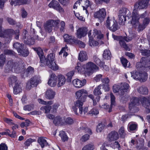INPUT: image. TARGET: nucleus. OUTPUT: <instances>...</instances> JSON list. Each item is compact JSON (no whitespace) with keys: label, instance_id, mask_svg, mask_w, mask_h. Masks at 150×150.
<instances>
[{"label":"nucleus","instance_id":"obj_1","mask_svg":"<svg viewBox=\"0 0 150 150\" xmlns=\"http://www.w3.org/2000/svg\"><path fill=\"white\" fill-rule=\"evenodd\" d=\"M146 16V12L139 15L135 10L132 13L131 23L132 26L137 29L139 32L144 30L150 22V18Z\"/></svg>","mask_w":150,"mask_h":150},{"label":"nucleus","instance_id":"obj_2","mask_svg":"<svg viewBox=\"0 0 150 150\" xmlns=\"http://www.w3.org/2000/svg\"><path fill=\"white\" fill-rule=\"evenodd\" d=\"M88 35L89 39V44L92 47L97 46L99 44L98 42L93 40V38H95L96 40H99L103 37V35L101 34V31L96 29L93 30L92 34L91 30H90L88 33Z\"/></svg>","mask_w":150,"mask_h":150},{"label":"nucleus","instance_id":"obj_3","mask_svg":"<svg viewBox=\"0 0 150 150\" xmlns=\"http://www.w3.org/2000/svg\"><path fill=\"white\" fill-rule=\"evenodd\" d=\"M55 54L50 53L48 55L45 60L46 65L49 68L54 71H57L59 69V67L55 62Z\"/></svg>","mask_w":150,"mask_h":150},{"label":"nucleus","instance_id":"obj_4","mask_svg":"<svg viewBox=\"0 0 150 150\" xmlns=\"http://www.w3.org/2000/svg\"><path fill=\"white\" fill-rule=\"evenodd\" d=\"M98 67L93 62H90L83 65V71L86 74H90L94 71L98 70Z\"/></svg>","mask_w":150,"mask_h":150},{"label":"nucleus","instance_id":"obj_5","mask_svg":"<svg viewBox=\"0 0 150 150\" xmlns=\"http://www.w3.org/2000/svg\"><path fill=\"white\" fill-rule=\"evenodd\" d=\"M107 28L112 32H115L118 29L117 23L114 18L108 17L106 22Z\"/></svg>","mask_w":150,"mask_h":150},{"label":"nucleus","instance_id":"obj_6","mask_svg":"<svg viewBox=\"0 0 150 150\" xmlns=\"http://www.w3.org/2000/svg\"><path fill=\"white\" fill-rule=\"evenodd\" d=\"M59 22L60 21L59 20L55 21L53 20H49L45 24L44 28L46 31L50 33L52 30V27L57 26Z\"/></svg>","mask_w":150,"mask_h":150},{"label":"nucleus","instance_id":"obj_7","mask_svg":"<svg viewBox=\"0 0 150 150\" xmlns=\"http://www.w3.org/2000/svg\"><path fill=\"white\" fill-rule=\"evenodd\" d=\"M8 64L10 65L11 70L14 71L16 73H18L23 66L21 61L15 62H8Z\"/></svg>","mask_w":150,"mask_h":150},{"label":"nucleus","instance_id":"obj_8","mask_svg":"<svg viewBox=\"0 0 150 150\" xmlns=\"http://www.w3.org/2000/svg\"><path fill=\"white\" fill-rule=\"evenodd\" d=\"M84 101V100H83L82 102L80 100H78L75 102L73 104L72 107V109L76 114H78L77 110L78 108L79 109L80 114H83L82 106L83 102Z\"/></svg>","mask_w":150,"mask_h":150},{"label":"nucleus","instance_id":"obj_9","mask_svg":"<svg viewBox=\"0 0 150 150\" xmlns=\"http://www.w3.org/2000/svg\"><path fill=\"white\" fill-rule=\"evenodd\" d=\"M106 14L105 9L102 8L94 13V17L95 18L98 19L100 22H102L104 20Z\"/></svg>","mask_w":150,"mask_h":150},{"label":"nucleus","instance_id":"obj_10","mask_svg":"<svg viewBox=\"0 0 150 150\" xmlns=\"http://www.w3.org/2000/svg\"><path fill=\"white\" fill-rule=\"evenodd\" d=\"M8 33L9 34L15 35V38L16 39H18L19 37V30H16L14 31L12 29H9L7 30H4L2 29L1 26H0V37H4L5 33Z\"/></svg>","mask_w":150,"mask_h":150},{"label":"nucleus","instance_id":"obj_11","mask_svg":"<svg viewBox=\"0 0 150 150\" xmlns=\"http://www.w3.org/2000/svg\"><path fill=\"white\" fill-rule=\"evenodd\" d=\"M21 38L24 40V42L29 45H33L34 43V39L31 36L29 35L27 31L24 30L21 35Z\"/></svg>","mask_w":150,"mask_h":150},{"label":"nucleus","instance_id":"obj_12","mask_svg":"<svg viewBox=\"0 0 150 150\" xmlns=\"http://www.w3.org/2000/svg\"><path fill=\"white\" fill-rule=\"evenodd\" d=\"M40 82V78L37 76H35L31 79L29 82H28L26 87L30 89L31 87H36Z\"/></svg>","mask_w":150,"mask_h":150},{"label":"nucleus","instance_id":"obj_13","mask_svg":"<svg viewBox=\"0 0 150 150\" xmlns=\"http://www.w3.org/2000/svg\"><path fill=\"white\" fill-rule=\"evenodd\" d=\"M140 100L142 106L147 108V112L150 113V96L148 97H141Z\"/></svg>","mask_w":150,"mask_h":150},{"label":"nucleus","instance_id":"obj_14","mask_svg":"<svg viewBox=\"0 0 150 150\" xmlns=\"http://www.w3.org/2000/svg\"><path fill=\"white\" fill-rule=\"evenodd\" d=\"M49 6L50 8H52L61 13L64 12V9L61 7L58 2L55 0L51 1L49 4Z\"/></svg>","mask_w":150,"mask_h":150},{"label":"nucleus","instance_id":"obj_15","mask_svg":"<svg viewBox=\"0 0 150 150\" xmlns=\"http://www.w3.org/2000/svg\"><path fill=\"white\" fill-rule=\"evenodd\" d=\"M88 30L85 27L79 28L76 31V35L77 37L81 38L85 36L88 33Z\"/></svg>","mask_w":150,"mask_h":150},{"label":"nucleus","instance_id":"obj_16","mask_svg":"<svg viewBox=\"0 0 150 150\" xmlns=\"http://www.w3.org/2000/svg\"><path fill=\"white\" fill-rule=\"evenodd\" d=\"M57 76L55 74H51L48 81V84L52 87H54L57 85Z\"/></svg>","mask_w":150,"mask_h":150},{"label":"nucleus","instance_id":"obj_17","mask_svg":"<svg viewBox=\"0 0 150 150\" xmlns=\"http://www.w3.org/2000/svg\"><path fill=\"white\" fill-rule=\"evenodd\" d=\"M148 3V0H140L138 3H136L134 5V8L133 11L136 9L139 8V9H143L146 8Z\"/></svg>","mask_w":150,"mask_h":150},{"label":"nucleus","instance_id":"obj_18","mask_svg":"<svg viewBox=\"0 0 150 150\" xmlns=\"http://www.w3.org/2000/svg\"><path fill=\"white\" fill-rule=\"evenodd\" d=\"M86 81L85 79L82 81L79 79H75L73 81V84L74 86L76 88H79L84 86L86 84Z\"/></svg>","mask_w":150,"mask_h":150},{"label":"nucleus","instance_id":"obj_19","mask_svg":"<svg viewBox=\"0 0 150 150\" xmlns=\"http://www.w3.org/2000/svg\"><path fill=\"white\" fill-rule=\"evenodd\" d=\"M81 6L83 7V13H84L86 16H88V13L87 10L88 7L90 5V1L88 0H81Z\"/></svg>","mask_w":150,"mask_h":150},{"label":"nucleus","instance_id":"obj_20","mask_svg":"<svg viewBox=\"0 0 150 150\" xmlns=\"http://www.w3.org/2000/svg\"><path fill=\"white\" fill-rule=\"evenodd\" d=\"M150 60V55L146 57H143L141 58L140 62H137L136 65L137 68L141 67L146 65V63L149 62Z\"/></svg>","mask_w":150,"mask_h":150},{"label":"nucleus","instance_id":"obj_21","mask_svg":"<svg viewBox=\"0 0 150 150\" xmlns=\"http://www.w3.org/2000/svg\"><path fill=\"white\" fill-rule=\"evenodd\" d=\"M57 86L58 87L63 86L66 82V79L65 77L63 75L60 74L57 76Z\"/></svg>","mask_w":150,"mask_h":150},{"label":"nucleus","instance_id":"obj_22","mask_svg":"<svg viewBox=\"0 0 150 150\" xmlns=\"http://www.w3.org/2000/svg\"><path fill=\"white\" fill-rule=\"evenodd\" d=\"M107 138L108 140L110 142L117 140L119 138L118 133L116 132L112 131L108 134Z\"/></svg>","mask_w":150,"mask_h":150},{"label":"nucleus","instance_id":"obj_23","mask_svg":"<svg viewBox=\"0 0 150 150\" xmlns=\"http://www.w3.org/2000/svg\"><path fill=\"white\" fill-rule=\"evenodd\" d=\"M139 99L136 97H133L131 99L130 103L129 104V108L131 110L134 108L136 105H138L139 104Z\"/></svg>","mask_w":150,"mask_h":150},{"label":"nucleus","instance_id":"obj_24","mask_svg":"<svg viewBox=\"0 0 150 150\" xmlns=\"http://www.w3.org/2000/svg\"><path fill=\"white\" fill-rule=\"evenodd\" d=\"M87 91L84 89L78 90L75 93L76 97L79 99L84 98L85 94H87Z\"/></svg>","mask_w":150,"mask_h":150},{"label":"nucleus","instance_id":"obj_25","mask_svg":"<svg viewBox=\"0 0 150 150\" xmlns=\"http://www.w3.org/2000/svg\"><path fill=\"white\" fill-rule=\"evenodd\" d=\"M55 92L51 89L47 90L45 96L46 98L48 99L53 98L55 96Z\"/></svg>","mask_w":150,"mask_h":150},{"label":"nucleus","instance_id":"obj_26","mask_svg":"<svg viewBox=\"0 0 150 150\" xmlns=\"http://www.w3.org/2000/svg\"><path fill=\"white\" fill-rule=\"evenodd\" d=\"M64 118H62L60 116H57L55 117L53 120L54 123L56 125H62L64 123Z\"/></svg>","mask_w":150,"mask_h":150},{"label":"nucleus","instance_id":"obj_27","mask_svg":"<svg viewBox=\"0 0 150 150\" xmlns=\"http://www.w3.org/2000/svg\"><path fill=\"white\" fill-rule=\"evenodd\" d=\"M37 52L40 59V65L41 66H43L45 65V63L43 58V52L42 50L40 48H39L37 49Z\"/></svg>","mask_w":150,"mask_h":150},{"label":"nucleus","instance_id":"obj_28","mask_svg":"<svg viewBox=\"0 0 150 150\" xmlns=\"http://www.w3.org/2000/svg\"><path fill=\"white\" fill-rule=\"evenodd\" d=\"M88 59L87 54L85 52L81 51L79 55L78 59L81 62L86 60Z\"/></svg>","mask_w":150,"mask_h":150},{"label":"nucleus","instance_id":"obj_29","mask_svg":"<svg viewBox=\"0 0 150 150\" xmlns=\"http://www.w3.org/2000/svg\"><path fill=\"white\" fill-rule=\"evenodd\" d=\"M22 91V85L21 83L15 85L13 86V93L15 94H17L20 93Z\"/></svg>","mask_w":150,"mask_h":150},{"label":"nucleus","instance_id":"obj_30","mask_svg":"<svg viewBox=\"0 0 150 150\" xmlns=\"http://www.w3.org/2000/svg\"><path fill=\"white\" fill-rule=\"evenodd\" d=\"M9 84L12 86L13 85H16L20 83L17 80V77L15 76H11L9 79Z\"/></svg>","mask_w":150,"mask_h":150},{"label":"nucleus","instance_id":"obj_31","mask_svg":"<svg viewBox=\"0 0 150 150\" xmlns=\"http://www.w3.org/2000/svg\"><path fill=\"white\" fill-rule=\"evenodd\" d=\"M38 142L42 148L44 147L45 146H46L48 144L45 138L44 137H41L39 138Z\"/></svg>","mask_w":150,"mask_h":150},{"label":"nucleus","instance_id":"obj_32","mask_svg":"<svg viewBox=\"0 0 150 150\" xmlns=\"http://www.w3.org/2000/svg\"><path fill=\"white\" fill-rule=\"evenodd\" d=\"M13 46L14 48L17 50L18 52H21V50L24 48L23 44H20L18 42L14 43Z\"/></svg>","mask_w":150,"mask_h":150},{"label":"nucleus","instance_id":"obj_33","mask_svg":"<svg viewBox=\"0 0 150 150\" xmlns=\"http://www.w3.org/2000/svg\"><path fill=\"white\" fill-rule=\"evenodd\" d=\"M138 91L139 93L142 94H147L148 93V90L147 88L144 86L139 87L138 89Z\"/></svg>","mask_w":150,"mask_h":150},{"label":"nucleus","instance_id":"obj_34","mask_svg":"<svg viewBox=\"0 0 150 150\" xmlns=\"http://www.w3.org/2000/svg\"><path fill=\"white\" fill-rule=\"evenodd\" d=\"M81 0H79L77 1L74 4L73 7L74 9H76L78 8L83 12V7L81 6Z\"/></svg>","mask_w":150,"mask_h":150},{"label":"nucleus","instance_id":"obj_35","mask_svg":"<svg viewBox=\"0 0 150 150\" xmlns=\"http://www.w3.org/2000/svg\"><path fill=\"white\" fill-rule=\"evenodd\" d=\"M129 87V86L128 84L125 83H121L120 84V89L122 91L121 93H122L125 91H126L128 89Z\"/></svg>","mask_w":150,"mask_h":150},{"label":"nucleus","instance_id":"obj_36","mask_svg":"<svg viewBox=\"0 0 150 150\" xmlns=\"http://www.w3.org/2000/svg\"><path fill=\"white\" fill-rule=\"evenodd\" d=\"M95 148L93 143H90L85 146L82 149V150H93Z\"/></svg>","mask_w":150,"mask_h":150},{"label":"nucleus","instance_id":"obj_37","mask_svg":"<svg viewBox=\"0 0 150 150\" xmlns=\"http://www.w3.org/2000/svg\"><path fill=\"white\" fill-rule=\"evenodd\" d=\"M102 86L100 85L95 88L93 92L94 95L98 96L101 94V89Z\"/></svg>","mask_w":150,"mask_h":150},{"label":"nucleus","instance_id":"obj_38","mask_svg":"<svg viewBox=\"0 0 150 150\" xmlns=\"http://www.w3.org/2000/svg\"><path fill=\"white\" fill-rule=\"evenodd\" d=\"M137 127V125L133 122H129L128 125V128L130 131L135 130Z\"/></svg>","mask_w":150,"mask_h":150},{"label":"nucleus","instance_id":"obj_39","mask_svg":"<svg viewBox=\"0 0 150 150\" xmlns=\"http://www.w3.org/2000/svg\"><path fill=\"white\" fill-rule=\"evenodd\" d=\"M111 54L109 50H106L104 51L103 57L105 59H109L110 58Z\"/></svg>","mask_w":150,"mask_h":150},{"label":"nucleus","instance_id":"obj_40","mask_svg":"<svg viewBox=\"0 0 150 150\" xmlns=\"http://www.w3.org/2000/svg\"><path fill=\"white\" fill-rule=\"evenodd\" d=\"M147 79V74L146 72L142 73L140 75V78L139 79L141 82L145 81Z\"/></svg>","mask_w":150,"mask_h":150},{"label":"nucleus","instance_id":"obj_41","mask_svg":"<svg viewBox=\"0 0 150 150\" xmlns=\"http://www.w3.org/2000/svg\"><path fill=\"white\" fill-rule=\"evenodd\" d=\"M105 126L104 124L99 123L97 125L96 128V131L97 132H101L105 128Z\"/></svg>","mask_w":150,"mask_h":150},{"label":"nucleus","instance_id":"obj_42","mask_svg":"<svg viewBox=\"0 0 150 150\" xmlns=\"http://www.w3.org/2000/svg\"><path fill=\"white\" fill-rule=\"evenodd\" d=\"M68 50L67 47L66 46L65 47L62 48L61 51L59 52V54H61L63 53L64 56L66 57L68 55L67 52Z\"/></svg>","mask_w":150,"mask_h":150},{"label":"nucleus","instance_id":"obj_43","mask_svg":"<svg viewBox=\"0 0 150 150\" xmlns=\"http://www.w3.org/2000/svg\"><path fill=\"white\" fill-rule=\"evenodd\" d=\"M102 81L103 85L105 86L107 88V90H109L108 85L110 81L109 79L107 77H106L102 79Z\"/></svg>","mask_w":150,"mask_h":150},{"label":"nucleus","instance_id":"obj_44","mask_svg":"<svg viewBox=\"0 0 150 150\" xmlns=\"http://www.w3.org/2000/svg\"><path fill=\"white\" fill-rule=\"evenodd\" d=\"M51 109V107L50 105H47L42 107L40 108V110L44 111V112L45 113L49 112Z\"/></svg>","mask_w":150,"mask_h":150},{"label":"nucleus","instance_id":"obj_45","mask_svg":"<svg viewBox=\"0 0 150 150\" xmlns=\"http://www.w3.org/2000/svg\"><path fill=\"white\" fill-rule=\"evenodd\" d=\"M64 125L72 124L74 122L73 120L70 117H68L66 118H64Z\"/></svg>","mask_w":150,"mask_h":150},{"label":"nucleus","instance_id":"obj_46","mask_svg":"<svg viewBox=\"0 0 150 150\" xmlns=\"http://www.w3.org/2000/svg\"><path fill=\"white\" fill-rule=\"evenodd\" d=\"M113 91L115 93L119 92L121 93L122 91L120 89V86L116 84L114 85L113 86Z\"/></svg>","mask_w":150,"mask_h":150},{"label":"nucleus","instance_id":"obj_47","mask_svg":"<svg viewBox=\"0 0 150 150\" xmlns=\"http://www.w3.org/2000/svg\"><path fill=\"white\" fill-rule=\"evenodd\" d=\"M21 55L23 56H27L28 54V50L26 49L23 48L21 50V52H18Z\"/></svg>","mask_w":150,"mask_h":150},{"label":"nucleus","instance_id":"obj_48","mask_svg":"<svg viewBox=\"0 0 150 150\" xmlns=\"http://www.w3.org/2000/svg\"><path fill=\"white\" fill-rule=\"evenodd\" d=\"M62 139V141L64 142L67 141L68 139V138L67 136L65 134V133L63 131H61L59 134Z\"/></svg>","mask_w":150,"mask_h":150},{"label":"nucleus","instance_id":"obj_49","mask_svg":"<svg viewBox=\"0 0 150 150\" xmlns=\"http://www.w3.org/2000/svg\"><path fill=\"white\" fill-rule=\"evenodd\" d=\"M119 133L122 138H124L125 135V128L123 127H121L119 130Z\"/></svg>","mask_w":150,"mask_h":150},{"label":"nucleus","instance_id":"obj_50","mask_svg":"<svg viewBox=\"0 0 150 150\" xmlns=\"http://www.w3.org/2000/svg\"><path fill=\"white\" fill-rule=\"evenodd\" d=\"M129 12V10L127 8H124L120 10L119 13L120 15L126 16L127 13Z\"/></svg>","mask_w":150,"mask_h":150},{"label":"nucleus","instance_id":"obj_51","mask_svg":"<svg viewBox=\"0 0 150 150\" xmlns=\"http://www.w3.org/2000/svg\"><path fill=\"white\" fill-rule=\"evenodd\" d=\"M76 70H77L78 72H81L83 71V65L82 66L81 64L79 63H78L77 66L76 67Z\"/></svg>","mask_w":150,"mask_h":150},{"label":"nucleus","instance_id":"obj_52","mask_svg":"<svg viewBox=\"0 0 150 150\" xmlns=\"http://www.w3.org/2000/svg\"><path fill=\"white\" fill-rule=\"evenodd\" d=\"M94 61L96 62V64L99 65V66H103V63L101 62L99 59H98L96 56H95L93 57Z\"/></svg>","mask_w":150,"mask_h":150},{"label":"nucleus","instance_id":"obj_53","mask_svg":"<svg viewBox=\"0 0 150 150\" xmlns=\"http://www.w3.org/2000/svg\"><path fill=\"white\" fill-rule=\"evenodd\" d=\"M141 73L139 72L136 71L134 73L132 76L133 78L137 80H139V79L140 78Z\"/></svg>","mask_w":150,"mask_h":150},{"label":"nucleus","instance_id":"obj_54","mask_svg":"<svg viewBox=\"0 0 150 150\" xmlns=\"http://www.w3.org/2000/svg\"><path fill=\"white\" fill-rule=\"evenodd\" d=\"M120 45L124 49L127 50H129V48L125 42L122 40H120L119 41Z\"/></svg>","mask_w":150,"mask_h":150},{"label":"nucleus","instance_id":"obj_55","mask_svg":"<svg viewBox=\"0 0 150 150\" xmlns=\"http://www.w3.org/2000/svg\"><path fill=\"white\" fill-rule=\"evenodd\" d=\"M80 130H81L82 131L85 132L86 133H88L90 134H92V132L91 129L88 128H84L82 127L81 128Z\"/></svg>","mask_w":150,"mask_h":150},{"label":"nucleus","instance_id":"obj_56","mask_svg":"<svg viewBox=\"0 0 150 150\" xmlns=\"http://www.w3.org/2000/svg\"><path fill=\"white\" fill-rule=\"evenodd\" d=\"M7 135H9L11 137H14L16 136V132L14 131H13L12 133L10 134V131L8 129H7L6 131Z\"/></svg>","mask_w":150,"mask_h":150},{"label":"nucleus","instance_id":"obj_57","mask_svg":"<svg viewBox=\"0 0 150 150\" xmlns=\"http://www.w3.org/2000/svg\"><path fill=\"white\" fill-rule=\"evenodd\" d=\"M111 98V107H112L113 105H115V96L112 94V93H111L110 94Z\"/></svg>","mask_w":150,"mask_h":150},{"label":"nucleus","instance_id":"obj_58","mask_svg":"<svg viewBox=\"0 0 150 150\" xmlns=\"http://www.w3.org/2000/svg\"><path fill=\"white\" fill-rule=\"evenodd\" d=\"M5 58L4 55H1L0 56V66H2L4 64Z\"/></svg>","mask_w":150,"mask_h":150},{"label":"nucleus","instance_id":"obj_59","mask_svg":"<svg viewBox=\"0 0 150 150\" xmlns=\"http://www.w3.org/2000/svg\"><path fill=\"white\" fill-rule=\"evenodd\" d=\"M120 60L122 64L125 67H126L128 63L127 60L125 58L121 57L120 58Z\"/></svg>","mask_w":150,"mask_h":150},{"label":"nucleus","instance_id":"obj_60","mask_svg":"<svg viewBox=\"0 0 150 150\" xmlns=\"http://www.w3.org/2000/svg\"><path fill=\"white\" fill-rule=\"evenodd\" d=\"M30 121L29 120H26L25 122L21 123L20 126L21 127L23 128L25 127H27L29 125Z\"/></svg>","mask_w":150,"mask_h":150},{"label":"nucleus","instance_id":"obj_61","mask_svg":"<svg viewBox=\"0 0 150 150\" xmlns=\"http://www.w3.org/2000/svg\"><path fill=\"white\" fill-rule=\"evenodd\" d=\"M90 136L88 134L83 135L81 139V140L82 142H86L89 139Z\"/></svg>","mask_w":150,"mask_h":150},{"label":"nucleus","instance_id":"obj_62","mask_svg":"<svg viewBox=\"0 0 150 150\" xmlns=\"http://www.w3.org/2000/svg\"><path fill=\"white\" fill-rule=\"evenodd\" d=\"M26 72L28 74H32L34 72V68L31 67H29L27 69Z\"/></svg>","mask_w":150,"mask_h":150},{"label":"nucleus","instance_id":"obj_63","mask_svg":"<svg viewBox=\"0 0 150 150\" xmlns=\"http://www.w3.org/2000/svg\"><path fill=\"white\" fill-rule=\"evenodd\" d=\"M20 0H11V5L15 6L16 5L19 4Z\"/></svg>","mask_w":150,"mask_h":150},{"label":"nucleus","instance_id":"obj_64","mask_svg":"<svg viewBox=\"0 0 150 150\" xmlns=\"http://www.w3.org/2000/svg\"><path fill=\"white\" fill-rule=\"evenodd\" d=\"M8 148L6 145L4 143L0 144V150H7Z\"/></svg>","mask_w":150,"mask_h":150}]
</instances>
